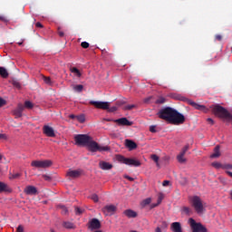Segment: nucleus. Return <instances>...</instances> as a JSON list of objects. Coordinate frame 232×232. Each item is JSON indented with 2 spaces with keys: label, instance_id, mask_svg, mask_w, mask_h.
<instances>
[{
  "label": "nucleus",
  "instance_id": "57",
  "mask_svg": "<svg viewBox=\"0 0 232 232\" xmlns=\"http://www.w3.org/2000/svg\"><path fill=\"white\" fill-rule=\"evenodd\" d=\"M207 122L209 123V124H211V126H213V124H215V121H214L213 119H211V118H208V119L207 120Z\"/></svg>",
  "mask_w": 232,
  "mask_h": 232
},
{
  "label": "nucleus",
  "instance_id": "49",
  "mask_svg": "<svg viewBox=\"0 0 232 232\" xmlns=\"http://www.w3.org/2000/svg\"><path fill=\"white\" fill-rule=\"evenodd\" d=\"M16 111H21L23 113V111H24V105L18 104Z\"/></svg>",
  "mask_w": 232,
  "mask_h": 232
},
{
  "label": "nucleus",
  "instance_id": "37",
  "mask_svg": "<svg viewBox=\"0 0 232 232\" xmlns=\"http://www.w3.org/2000/svg\"><path fill=\"white\" fill-rule=\"evenodd\" d=\"M19 177H21V173L19 172H16V173H14L10 176V179H19Z\"/></svg>",
  "mask_w": 232,
  "mask_h": 232
},
{
  "label": "nucleus",
  "instance_id": "12",
  "mask_svg": "<svg viewBox=\"0 0 232 232\" xmlns=\"http://www.w3.org/2000/svg\"><path fill=\"white\" fill-rule=\"evenodd\" d=\"M81 175V170H72V169H70L66 173V177H68L69 179H79Z\"/></svg>",
  "mask_w": 232,
  "mask_h": 232
},
{
  "label": "nucleus",
  "instance_id": "15",
  "mask_svg": "<svg viewBox=\"0 0 232 232\" xmlns=\"http://www.w3.org/2000/svg\"><path fill=\"white\" fill-rule=\"evenodd\" d=\"M99 166H100L101 169H103L104 171L110 170V169H111V168H113L112 164H111L110 162H106V161H100Z\"/></svg>",
  "mask_w": 232,
  "mask_h": 232
},
{
  "label": "nucleus",
  "instance_id": "22",
  "mask_svg": "<svg viewBox=\"0 0 232 232\" xmlns=\"http://www.w3.org/2000/svg\"><path fill=\"white\" fill-rule=\"evenodd\" d=\"M10 188H8V185L5 184V182L0 181V193L3 192H9Z\"/></svg>",
  "mask_w": 232,
  "mask_h": 232
},
{
  "label": "nucleus",
  "instance_id": "50",
  "mask_svg": "<svg viewBox=\"0 0 232 232\" xmlns=\"http://www.w3.org/2000/svg\"><path fill=\"white\" fill-rule=\"evenodd\" d=\"M82 48H90V44L88 42H82L81 44Z\"/></svg>",
  "mask_w": 232,
  "mask_h": 232
},
{
  "label": "nucleus",
  "instance_id": "55",
  "mask_svg": "<svg viewBox=\"0 0 232 232\" xmlns=\"http://www.w3.org/2000/svg\"><path fill=\"white\" fill-rule=\"evenodd\" d=\"M124 179H127V180H130V182H133V180H135V179H133V178H131V177H130L128 175H125Z\"/></svg>",
  "mask_w": 232,
  "mask_h": 232
},
{
  "label": "nucleus",
  "instance_id": "27",
  "mask_svg": "<svg viewBox=\"0 0 232 232\" xmlns=\"http://www.w3.org/2000/svg\"><path fill=\"white\" fill-rule=\"evenodd\" d=\"M31 166H33V168H43L42 160H34L32 161Z\"/></svg>",
  "mask_w": 232,
  "mask_h": 232
},
{
  "label": "nucleus",
  "instance_id": "26",
  "mask_svg": "<svg viewBox=\"0 0 232 232\" xmlns=\"http://www.w3.org/2000/svg\"><path fill=\"white\" fill-rule=\"evenodd\" d=\"M53 162L50 160H42V168L46 169L52 166Z\"/></svg>",
  "mask_w": 232,
  "mask_h": 232
},
{
  "label": "nucleus",
  "instance_id": "23",
  "mask_svg": "<svg viewBox=\"0 0 232 232\" xmlns=\"http://www.w3.org/2000/svg\"><path fill=\"white\" fill-rule=\"evenodd\" d=\"M63 226L65 229H75V225L70 221H63Z\"/></svg>",
  "mask_w": 232,
  "mask_h": 232
},
{
  "label": "nucleus",
  "instance_id": "39",
  "mask_svg": "<svg viewBox=\"0 0 232 232\" xmlns=\"http://www.w3.org/2000/svg\"><path fill=\"white\" fill-rule=\"evenodd\" d=\"M13 85L14 88H17V90H21V83L17 81H13Z\"/></svg>",
  "mask_w": 232,
  "mask_h": 232
},
{
  "label": "nucleus",
  "instance_id": "45",
  "mask_svg": "<svg viewBox=\"0 0 232 232\" xmlns=\"http://www.w3.org/2000/svg\"><path fill=\"white\" fill-rule=\"evenodd\" d=\"M164 198V196H162V194H160L159 195V198H158V201H157V205L160 206V204L162 203V199Z\"/></svg>",
  "mask_w": 232,
  "mask_h": 232
},
{
  "label": "nucleus",
  "instance_id": "46",
  "mask_svg": "<svg viewBox=\"0 0 232 232\" xmlns=\"http://www.w3.org/2000/svg\"><path fill=\"white\" fill-rule=\"evenodd\" d=\"M150 133H157V127L155 125H151L150 127Z\"/></svg>",
  "mask_w": 232,
  "mask_h": 232
},
{
  "label": "nucleus",
  "instance_id": "63",
  "mask_svg": "<svg viewBox=\"0 0 232 232\" xmlns=\"http://www.w3.org/2000/svg\"><path fill=\"white\" fill-rule=\"evenodd\" d=\"M69 119H72V120L77 119V115L71 114L69 115Z\"/></svg>",
  "mask_w": 232,
  "mask_h": 232
},
{
  "label": "nucleus",
  "instance_id": "61",
  "mask_svg": "<svg viewBox=\"0 0 232 232\" xmlns=\"http://www.w3.org/2000/svg\"><path fill=\"white\" fill-rule=\"evenodd\" d=\"M162 186H169V180H164Z\"/></svg>",
  "mask_w": 232,
  "mask_h": 232
},
{
  "label": "nucleus",
  "instance_id": "4",
  "mask_svg": "<svg viewBox=\"0 0 232 232\" xmlns=\"http://www.w3.org/2000/svg\"><path fill=\"white\" fill-rule=\"evenodd\" d=\"M89 104H91V106H94V108H97V110H108L111 113L117 111V107L113 106L110 108V102H108L90 101Z\"/></svg>",
  "mask_w": 232,
  "mask_h": 232
},
{
  "label": "nucleus",
  "instance_id": "3",
  "mask_svg": "<svg viewBox=\"0 0 232 232\" xmlns=\"http://www.w3.org/2000/svg\"><path fill=\"white\" fill-rule=\"evenodd\" d=\"M86 146L89 151H92V153H97V151H110V147L99 145V143H97V141L93 140L92 138L89 140Z\"/></svg>",
  "mask_w": 232,
  "mask_h": 232
},
{
  "label": "nucleus",
  "instance_id": "59",
  "mask_svg": "<svg viewBox=\"0 0 232 232\" xmlns=\"http://www.w3.org/2000/svg\"><path fill=\"white\" fill-rule=\"evenodd\" d=\"M151 96H150V97H148V98H145L144 99V102L146 103V104H148V102H150V101H151Z\"/></svg>",
  "mask_w": 232,
  "mask_h": 232
},
{
  "label": "nucleus",
  "instance_id": "38",
  "mask_svg": "<svg viewBox=\"0 0 232 232\" xmlns=\"http://www.w3.org/2000/svg\"><path fill=\"white\" fill-rule=\"evenodd\" d=\"M90 198L93 200V202H99V196L97 194H92Z\"/></svg>",
  "mask_w": 232,
  "mask_h": 232
},
{
  "label": "nucleus",
  "instance_id": "7",
  "mask_svg": "<svg viewBox=\"0 0 232 232\" xmlns=\"http://www.w3.org/2000/svg\"><path fill=\"white\" fill-rule=\"evenodd\" d=\"M91 139L92 137L88 136V134H77L74 136L75 145L87 146Z\"/></svg>",
  "mask_w": 232,
  "mask_h": 232
},
{
  "label": "nucleus",
  "instance_id": "51",
  "mask_svg": "<svg viewBox=\"0 0 232 232\" xmlns=\"http://www.w3.org/2000/svg\"><path fill=\"white\" fill-rule=\"evenodd\" d=\"M5 105H6V100L0 97V108H3Z\"/></svg>",
  "mask_w": 232,
  "mask_h": 232
},
{
  "label": "nucleus",
  "instance_id": "54",
  "mask_svg": "<svg viewBox=\"0 0 232 232\" xmlns=\"http://www.w3.org/2000/svg\"><path fill=\"white\" fill-rule=\"evenodd\" d=\"M0 21H2L3 23H8L7 18L5 17L4 15H0Z\"/></svg>",
  "mask_w": 232,
  "mask_h": 232
},
{
  "label": "nucleus",
  "instance_id": "34",
  "mask_svg": "<svg viewBox=\"0 0 232 232\" xmlns=\"http://www.w3.org/2000/svg\"><path fill=\"white\" fill-rule=\"evenodd\" d=\"M212 166L213 168H216V169H220V168H223L224 165H222L220 162H213Z\"/></svg>",
  "mask_w": 232,
  "mask_h": 232
},
{
  "label": "nucleus",
  "instance_id": "5",
  "mask_svg": "<svg viewBox=\"0 0 232 232\" xmlns=\"http://www.w3.org/2000/svg\"><path fill=\"white\" fill-rule=\"evenodd\" d=\"M190 202L195 211L200 215L204 213V205L202 204V199L198 196H193L190 198Z\"/></svg>",
  "mask_w": 232,
  "mask_h": 232
},
{
  "label": "nucleus",
  "instance_id": "16",
  "mask_svg": "<svg viewBox=\"0 0 232 232\" xmlns=\"http://www.w3.org/2000/svg\"><path fill=\"white\" fill-rule=\"evenodd\" d=\"M188 104H190L192 108H195V110H199V111H204L206 110V106L200 105L193 101H188Z\"/></svg>",
  "mask_w": 232,
  "mask_h": 232
},
{
  "label": "nucleus",
  "instance_id": "24",
  "mask_svg": "<svg viewBox=\"0 0 232 232\" xmlns=\"http://www.w3.org/2000/svg\"><path fill=\"white\" fill-rule=\"evenodd\" d=\"M0 75L3 77V79H8V71H6V68L0 66Z\"/></svg>",
  "mask_w": 232,
  "mask_h": 232
},
{
  "label": "nucleus",
  "instance_id": "25",
  "mask_svg": "<svg viewBox=\"0 0 232 232\" xmlns=\"http://www.w3.org/2000/svg\"><path fill=\"white\" fill-rule=\"evenodd\" d=\"M168 227V224L163 222L161 226H158L155 229V232H164V230Z\"/></svg>",
  "mask_w": 232,
  "mask_h": 232
},
{
  "label": "nucleus",
  "instance_id": "56",
  "mask_svg": "<svg viewBox=\"0 0 232 232\" xmlns=\"http://www.w3.org/2000/svg\"><path fill=\"white\" fill-rule=\"evenodd\" d=\"M215 39H216V41H222V35H220V34H216V35H215Z\"/></svg>",
  "mask_w": 232,
  "mask_h": 232
},
{
  "label": "nucleus",
  "instance_id": "31",
  "mask_svg": "<svg viewBox=\"0 0 232 232\" xmlns=\"http://www.w3.org/2000/svg\"><path fill=\"white\" fill-rule=\"evenodd\" d=\"M76 121H78V122H84V121H86V118L84 117L83 114L81 115H76Z\"/></svg>",
  "mask_w": 232,
  "mask_h": 232
},
{
  "label": "nucleus",
  "instance_id": "6",
  "mask_svg": "<svg viewBox=\"0 0 232 232\" xmlns=\"http://www.w3.org/2000/svg\"><path fill=\"white\" fill-rule=\"evenodd\" d=\"M116 159L118 162H121L127 166H134L135 168H139V166H140V162L135 159L124 158L122 155H117Z\"/></svg>",
  "mask_w": 232,
  "mask_h": 232
},
{
  "label": "nucleus",
  "instance_id": "60",
  "mask_svg": "<svg viewBox=\"0 0 232 232\" xmlns=\"http://www.w3.org/2000/svg\"><path fill=\"white\" fill-rule=\"evenodd\" d=\"M36 28H43V24L41 22L36 23L35 24Z\"/></svg>",
  "mask_w": 232,
  "mask_h": 232
},
{
  "label": "nucleus",
  "instance_id": "19",
  "mask_svg": "<svg viewBox=\"0 0 232 232\" xmlns=\"http://www.w3.org/2000/svg\"><path fill=\"white\" fill-rule=\"evenodd\" d=\"M125 145L130 150H136V148H137V143H135V141H133L131 140H125Z\"/></svg>",
  "mask_w": 232,
  "mask_h": 232
},
{
  "label": "nucleus",
  "instance_id": "11",
  "mask_svg": "<svg viewBox=\"0 0 232 232\" xmlns=\"http://www.w3.org/2000/svg\"><path fill=\"white\" fill-rule=\"evenodd\" d=\"M43 132L46 137H55V130L48 125L43 127Z\"/></svg>",
  "mask_w": 232,
  "mask_h": 232
},
{
  "label": "nucleus",
  "instance_id": "48",
  "mask_svg": "<svg viewBox=\"0 0 232 232\" xmlns=\"http://www.w3.org/2000/svg\"><path fill=\"white\" fill-rule=\"evenodd\" d=\"M133 108H135V104L126 105V106L123 108V110L130 111V110H133Z\"/></svg>",
  "mask_w": 232,
  "mask_h": 232
},
{
  "label": "nucleus",
  "instance_id": "40",
  "mask_svg": "<svg viewBox=\"0 0 232 232\" xmlns=\"http://www.w3.org/2000/svg\"><path fill=\"white\" fill-rule=\"evenodd\" d=\"M143 206H149V204H151V198H148L143 200L142 202Z\"/></svg>",
  "mask_w": 232,
  "mask_h": 232
},
{
  "label": "nucleus",
  "instance_id": "44",
  "mask_svg": "<svg viewBox=\"0 0 232 232\" xmlns=\"http://www.w3.org/2000/svg\"><path fill=\"white\" fill-rule=\"evenodd\" d=\"M164 198V196H162V194H160L159 195V198H158V201H157V205L160 206V204L162 203V199Z\"/></svg>",
  "mask_w": 232,
  "mask_h": 232
},
{
  "label": "nucleus",
  "instance_id": "36",
  "mask_svg": "<svg viewBox=\"0 0 232 232\" xmlns=\"http://www.w3.org/2000/svg\"><path fill=\"white\" fill-rule=\"evenodd\" d=\"M176 99H178V101H183V102H189V101H191V100H188V98H186L184 96H180V95L177 96Z\"/></svg>",
  "mask_w": 232,
  "mask_h": 232
},
{
  "label": "nucleus",
  "instance_id": "33",
  "mask_svg": "<svg viewBox=\"0 0 232 232\" xmlns=\"http://www.w3.org/2000/svg\"><path fill=\"white\" fill-rule=\"evenodd\" d=\"M182 211L186 215H191V208H189L188 207H183Z\"/></svg>",
  "mask_w": 232,
  "mask_h": 232
},
{
  "label": "nucleus",
  "instance_id": "58",
  "mask_svg": "<svg viewBox=\"0 0 232 232\" xmlns=\"http://www.w3.org/2000/svg\"><path fill=\"white\" fill-rule=\"evenodd\" d=\"M6 134H0V140H6Z\"/></svg>",
  "mask_w": 232,
  "mask_h": 232
},
{
  "label": "nucleus",
  "instance_id": "18",
  "mask_svg": "<svg viewBox=\"0 0 232 232\" xmlns=\"http://www.w3.org/2000/svg\"><path fill=\"white\" fill-rule=\"evenodd\" d=\"M123 215L127 217L128 218H137V212H135L132 209H127L123 212Z\"/></svg>",
  "mask_w": 232,
  "mask_h": 232
},
{
  "label": "nucleus",
  "instance_id": "52",
  "mask_svg": "<svg viewBox=\"0 0 232 232\" xmlns=\"http://www.w3.org/2000/svg\"><path fill=\"white\" fill-rule=\"evenodd\" d=\"M16 232H24V227H23V225H19L16 228Z\"/></svg>",
  "mask_w": 232,
  "mask_h": 232
},
{
  "label": "nucleus",
  "instance_id": "20",
  "mask_svg": "<svg viewBox=\"0 0 232 232\" xmlns=\"http://www.w3.org/2000/svg\"><path fill=\"white\" fill-rule=\"evenodd\" d=\"M211 159H218L220 157V146L217 145L214 149V153L210 155Z\"/></svg>",
  "mask_w": 232,
  "mask_h": 232
},
{
  "label": "nucleus",
  "instance_id": "35",
  "mask_svg": "<svg viewBox=\"0 0 232 232\" xmlns=\"http://www.w3.org/2000/svg\"><path fill=\"white\" fill-rule=\"evenodd\" d=\"M164 102H166V98H164V97H160L156 101V104H164Z\"/></svg>",
  "mask_w": 232,
  "mask_h": 232
},
{
  "label": "nucleus",
  "instance_id": "10",
  "mask_svg": "<svg viewBox=\"0 0 232 232\" xmlns=\"http://www.w3.org/2000/svg\"><path fill=\"white\" fill-rule=\"evenodd\" d=\"M113 122H116L119 126H132L133 121H130L128 118H120L117 120H114Z\"/></svg>",
  "mask_w": 232,
  "mask_h": 232
},
{
  "label": "nucleus",
  "instance_id": "29",
  "mask_svg": "<svg viewBox=\"0 0 232 232\" xmlns=\"http://www.w3.org/2000/svg\"><path fill=\"white\" fill-rule=\"evenodd\" d=\"M150 159H151V160H153L155 163H156V166H160V164H159V157L157 156V154H152L151 156H150Z\"/></svg>",
  "mask_w": 232,
  "mask_h": 232
},
{
  "label": "nucleus",
  "instance_id": "32",
  "mask_svg": "<svg viewBox=\"0 0 232 232\" xmlns=\"http://www.w3.org/2000/svg\"><path fill=\"white\" fill-rule=\"evenodd\" d=\"M24 106V108H27V110H32V108H34V103L30 101H26Z\"/></svg>",
  "mask_w": 232,
  "mask_h": 232
},
{
  "label": "nucleus",
  "instance_id": "43",
  "mask_svg": "<svg viewBox=\"0 0 232 232\" xmlns=\"http://www.w3.org/2000/svg\"><path fill=\"white\" fill-rule=\"evenodd\" d=\"M44 180H46L47 182H50V180H52V177L48 176L46 174H44L43 176Z\"/></svg>",
  "mask_w": 232,
  "mask_h": 232
},
{
  "label": "nucleus",
  "instance_id": "42",
  "mask_svg": "<svg viewBox=\"0 0 232 232\" xmlns=\"http://www.w3.org/2000/svg\"><path fill=\"white\" fill-rule=\"evenodd\" d=\"M82 208L76 207L75 208V215H82Z\"/></svg>",
  "mask_w": 232,
  "mask_h": 232
},
{
  "label": "nucleus",
  "instance_id": "21",
  "mask_svg": "<svg viewBox=\"0 0 232 232\" xmlns=\"http://www.w3.org/2000/svg\"><path fill=\"white\" fill-rule=\"evenodd\" d=\"M42 80L45 84H47V86H53V81H52V78L42 75Z\"/></svg>",
  "mask_w": 232,
  "mask_h": 232
},
{
  "label": "nucleus",
  "instance_id": "17",
  "mask_svg": "<svg viewBox=\"0 0 232 232\" xmlns=\"http://www.w3.org/2000/svg\"><path fill=\"white\" fill-rule=\"evenodd\" d=\"M170 227L173 232H182V226L179 222H173Z\"/></svg>",
  "mask_w": 232,
  "mask_h": 232
},
{
  "label": "nucleus",
  "instance_id": "1",
  "mask_svg": "<svg viewBox=\"0 0 232 232\" xmlns=\"http://www.w3.org/2000/svg\"><path fill=\"white\" fill-rule=\"evenodd\" d=\"M158 117L163 121H167V122H169L170 124H174L175 126H179L186 122V117L171 107L161 109L158 112Z\"/></svg>",
  "mask_w": 232,
  "mask_h": 232
},
{
  "label": "nucleus",
  "instance_id": "47",
  "mask_svg": "<svg viewBox=\"0 0 232 232\" xmlns=\"http://www.w3.org/2000/svg\"><path fill=\"white\" fill-rule=\"evenodd\" d=\"M82 88H84V86L79 84V85H76V86L74 87V90H75L76 92H82Z\"/></svg>",
  "mask_w": 232,
  "mask_h": 232
},
{
  "label": "nucleus",
  "instance_id": "13",
  "mask_svg": "<svg viewBox=\"0 0 232 232\" xmlns=\"http://www.w3.org/2000/svg\"><path fill=\"white\" fill-rule=\"evenodd\" d=\"M104 215L108 216L110 213H115L117 211V207L114 205H107L102 209Z\"/></svg>",
  "mask_w": 232,
  "mask_h": 232
},
{
  "label": "nucleus",
  "instance_id": "2",
  "mask_svg": "<svg viewBox=\"0 0 232 232\" xmlns=\"http://www.w3.org/2000/svg\"><path fill=\"white\" fill-rule=\"evenodd\" d=\"M210 108L212 110V113H214L216 117H218L219 119H223L225 122L232 123V114L231 112H229L228 110H227L226 108L218 104L212 105L210 106Z\"/></svg>",
  "mask_w": 232,
  "mask_h": 232
},
{
  "label": "nucleus",
  "instance_id": "62",
  "mask_svg": "<svg viewBox=\"0 0 232 232\" xmlns=\"http://www.w3.org/2000/svg\"><path fill=\"white\" fill-rule=\"evenodd\" d=\"M220 182H222V184H226V179L222 178V177H219L218 178Z\"/></svg>",
  "mask_w": 232,
  "mask_h": 232
},
{
  "label": "nucleus",
  "instance_id": "9",
  "mask_svg": "<svg viewBox=\"0 0 232 232\" xmlns=\"http://www.w3.org/2000/svg\"><path fill=\"white\" fill-rule=\"evenodd\" d=\"M89 229L95 231V229H101V221L97 218H92L89 223Z\"/></svg>",
  "mask_w": 232,
  "mask_h": 232
},
{
  "label": "nucleus",
  "instance_id": "28",
  "mask_svg": "<svg viewBox=\"0 0 232 232\" xmlns=\"http://www.w3.org/2000/svg\"><path fill=\"white\" fill-rule=\"evenodd\" d=\"M70 71L72 72V73H74V75H76V77H81V75H82L81 71H79V69H77V67H72L70 69Z\"/></svg>",
  "mask_w": 232,
  "mask_h": 232
},
{
  "label": "nucleus",
  "instance_id": "64",
  "mask_svg": "<svg viewBox=\"0 0 232 232\" xmlns=\"http://www.w3.org/2000/svg\"><path fill=\"white\" fill-rule=\"evenodd\" d=\"M58 34L60 35V37H63L64 35V32L63 31H58Z\"/></svg>",
  "mask_w": 232,
  "mask_h": 232
},
{
  "label": "nucleus",
  "instance_id": "14",
  "mask_svg": "<svg viewBox=\"0 0 232 232\" xmlns=\"http://www.w3.org/2000/svg\"><path fill=\"white\" fill-rule=\"evenodd\" d=\"M24 193H25V195H37V188L34 186H27L24 188Z\"/></svg>",
  "mask_w": 232,
  "mask_h": 232
},
{
  "label": "nucleus",
  "instance_id": "30",
  "mask_svg": "<svg viewBox=\"0 0 232 232\" xmlns=\"http://www.w3.org/2000/svg\"><path fill=\"white\" fill-rule=\"evenodd\" d=\"M59 208L62 209V215H68V208L64 205H60Z\"/></svg>",
  "mask_w": 232,
  "mask_h": 232
},
{
  "label": "nucleus",
  "instance_id": "8",
  "mask_svg": "<svg viewBox=\"0 0 232 232\" xmlns=\"http://www.w3.org/2000/svg\"><path fill=\"white\" fill-rule=\"evenodd\" d=\"M188 150H189V145H186L179 152V154L177 156V160L179 162V164H184V162H186V158H184V155H186Z\"/></svg>",
  "mask_w": 232,
  "mask_h": 232
},
{
  "label": "nucleus",
  "instance_id": "53",
  "mask_svg": "<svg viewBox=\"0 0 232 232\" xmlns=\"http://www.w3.org/2000/svg\"><path fill=\"white\" fill-rule=\"evenodd\" d=\"M222 169H232V165L225 164V165H223Z\"/></svg>",
  "mask_w": 232,
  "mask_h": 232
},
{
  "label": "nucleus",
  "instance_id": "41",
  "mask_svg": "<svg viewBox=\"0 0 232 232\" xmlns=\"http://www.w3.org/2000/svg\"><path fill=\"white\" fill-rule=\"evenodd\" d=\"M14 115H15L16 119H19V118L23 117V112L20 111L15 110L14 111Z\"/></svg>",
  "mask_w": 232,
  "mask_h": 232
}]
</instances>
